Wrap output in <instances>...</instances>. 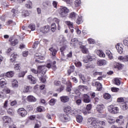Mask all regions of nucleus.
<instances>
[{
  "mask_svg": "<svg viewBox=\"0 0 128 128\" xmlns=\"http://www.w3.org/2000/svg\"><path fill=\"white\" fill-rule=\"evenodd\" d=\"M70 12V10H68L66 7H62L60 9L59 14L62 18H66L68 16V14Z\"/></svg>",
  "mask_w": 128,
  "mask_h": 128,
  "instance_id": "obj_1",
  "label": "nucleus"
},
{
  "mask_svg": "<svg viewBox=\"0 0 128 128\" xmlns=\"http://www.w3.org/2000/svg\"><path fill=\"white\" fill-rule=\"evenodd\" d=\"M56 61L52 62L50 60H48L47 62V64L46 68H52L54 70H56Z\"/></svg>",
  "mask_w": 128,
  "mask_h": 128,
  "instance_id": "obj_2",
  "label": "nucleus"
},
{
  "mask_svg": "<svg viewBox=\"0 0 128 128\" xmlns=\"http://www.w3.org/2000/svg\"><path fill=\"white\" fill-rule=\"evenodd\" d=\"M108 110L110 114H118V108L110 105L108 107Z\"/></svg>",
  "mask_w": 128,
  "mask_h": 128,
  "instance_id": "obj_3",
  "label": "nucleus"
},
{
  "mask_svg": "<svg viewBox=\"0 0 128 128\" xmlns=\"http://www.w3.org/2000/svg\"><path fill=\"white\" fill-rule=\"evenodd\" d=\"M17 112L22 118H24V116L28 114V111H26L24 108H19Z\"/></svg>",
  "mask_w": 128,
  "mask_h": 128,
  "instance_id": "obj_4",
  "label": "nucleus"
},
{
  "mask_svg": "<svg viewBox=\"0 0 128 128\" xmlns=\"http://www.w3.org/2000/svg\"><path fill=\"white\" fill-rule=\"evenodd\" d=\"M92 86H96L97 90L100 92L102 90V85L100 82L93 81L92 82Z\"/></svg>",
  "mask_w": 128,
  "mask_h": 128,
  "instance_id": "obj_5",
  "label": "nucleus"
},
{
  "mask_svg": "<svg viewBox=\"0 0 128 128\" xmlns=\"http://www.w3.org/2000/svg\"><path fill=\"white\" fill-rule=\"evenodd\" d=\"M38 71L42 74V76H44V75L46 72V67L44 66H40L38 67Z\"/></svg>",
  "mask_w": 128,
  "mask_h": 128,
  "instance_id": "obj_6",
  "label": "nucleus"
},
{
  "mask_svg": "<svg viewBox=\"0 0 128 128\" xmlns=\"http://www.w3.org/2000/svg\"><path fill=\"white\" fill-rule=\"evenodd\" d=\"M9 42H10V44L12 46H16L18 44V40L16 38L14 40L13 37L10 38Z\"/></svg>",
  "mask_w": 128,
  "mask_h": 128,
  "instance_id": "obj_7",
  "label": "nucleus"
},
{
  "mask_svg": "<svg viewBox=\"0 0 128 128\" xmlns=\"http://www.w3.org/2000/svg\"><path fill=\"white\" fill-rule=\"evenodd\" d=\"M50 26L46 25L40 28V32L42 34H48L50 30Z\"/></svg>",
  "mask_w": 128,
  "mask_h": 128,
  "instance_id": "obj_8",
  "label": "nucleus"
},
{
  "mask_svg": "<svg viewBox=\"0 0 128 128\" xmlns=\"http://www.w3.org/2000/svg\"><path fill=\"white\" fill-rule=\"evenodd\" d=\"M60 118L65 122H70V116H68V115L66 114H62L60 116Z\"/></svg>",
  "mask_w": 128,
  "mask_h": 128,
  "instance_id": "obj_9",
  "label": "nucleus"
},
{
  "mask_svg": "<svg viewBox=\"0 0 128 128\" xmlns=\"http://www.w3.org/2000/svg\"><path fill=\"white\" fill-rule=\"evenodd\" d=\"M78 16V14H76V13L74 12H72L70 13L69 16H68L69 18L72 20H76Z\"/></svg>",
  "mask_w": 128,
  "mask_h": 128,
  "instance_id": "obj_10",
  "label": "nucleus"
},
{
  "mask_svg": "<svg viewBox=\"0 0 128 128\" xmlns=\"http://www.w3.org/2000/svg\"><path fill=\"white\" fill-rule=\"evenodd\" d=\"M49 50L50 52V54L53 56H56V54H58V50L54 46H52L49 48Z\"/></svg>",
  "mask_w": 128,
  "mask_h": 128,
  "instance_id": "obj_11",
  "label": "nucleus"
},
{
  "mask_svg": "<svg viewBox=\"0 0 128 128\" xmlns=\"http://www.w3.org/2000/svg\"><path fill=\"white\" fill-rule=\"evenodd\" d=\"M116 124H118L120 126H122L124 124V116H120L115 121Z\"/></svg>",
  "mask_w": 128,
  "mask_h": 128,
  "instance_id": "obj_12",
  "label": "nucleus"
},
{
  "mask_svg": "<svg viewBox=\"0 0 128 128\" xmlns=\"http://www.w3.org/2000/svg\"><path fill=\"white\" fill-rule=\"evenodd\" d=\"M2 76L5 78H12L14 76V71H9L6 73L3 74Z\"/></svg>",
  "mask_w": 128,
  "mask_h": 128,
  "instance_id": "obj_13",
  "label": "nucleus"
},
{
  "mask_svg": "<svg viewBox=\"0 0 128 128\" xmlns=\"http://www.w3.org/2000/svg\"><path fill=\"white\" fill-rule=\"evenodd\" d=\"M104 104H99L96 106V110L98 112H104Z\"/></svg>",
  "mask_w": 128,
  "mask_h": 128,
  "instance_id": "obj_14",
  "label": "nucleus"
},
{
  "mask_svg": "<svg viewBox=\"0 0 128 128\" xmlns=\"http://www.w3.org/2000/svg\"><path fill=\"white\" fill-rule=\"evenodd\" d=\"M27 78L31 84H34L36 83V79L32 75L28 76Z\"/></svg>",
  "mask_w": 128,
  "mask_h": 128,
  "instance_id": "obj_15",
  "label": "nucleus"
},
{
  "mask_svg": "<svg viewBox=\"0 0 128 128\" xmlns=\"http://www.w3.org/2000/svg\"><path fill=\"white\" fill-rule=\"evenodd\" d=\"M60 99L62 102H64V104H66V102H68L70 101V98L68 97V96H60Z\"/></svg>",
  "mask_w": 128,
  "mask_h": 128,
  "instance_id": "obj_16",
  "label": "nucleus"
},
{
  "mask_svg": "<svg viewBox=\"0 0 128 128\" xmlns=\"http://www.w3.org/2000/svg\"><path fill=\"white\" fill-rule=\"evenodd\" d=\"M83 98L84 102L86 104H88V102H90V97L88 96V95L86 94H84L83 95Z\"/></svg>",
  "mask_w": 128,
  "mask_h": 128,
  "instance_id": "obj_17",
  "label": "nucleus"
},
{
  "mask_svg": "<svg viewBox=\"0 0 128 128\" xmlns=\"http://www.w3.org/2000/svg\"><path fill=\"white\" fill-rule=\"evenodd\" d=\"M88 124L90 128H97L98 126L96 125V124L95 122H94L92 120H90V121H88Z\"/></svg>",
  "mask_w": 128,
  "mask_h": 128,
  "instance_id": "obj_18",
  "label": "nucleus"
},
{
  "mask_svg": "<svg viewBox=\"0 0 128 128\" xmlns=\"http://www.w3.org/2000/svg\"><path fill=\"white\" fill-rule=\"evenodd\" d=\"M92 60L94 59L92 56H87L86 57L84 58L83 62L84 64H88V62H92Z\"/></svg>",
  "mask_w": 128,
  "mask_h": 128,
  "instance_id": "obj_19",
  "label": "nucleus"
},
{
  "mask_svg": "<svg viewBox=\"0 0 128 128\" xmlns=\"http://www.w3.org/2000/svg\"><path fill=\"white\" fill-rule=\"evenodd\" d=\"M97 64L99 66H106V61L104 60H99L97 61Z\"/></svg>",
  "mask_w": 128,
  "mask_h": 128,
  "instance_id": "obj_20",
  "label": "nucleus"
},
{
  "mask_svg": "<svg viewBox=\"0 0 128 128\" xmlns=\"http://www.w3.org/2000/svg\"><path fill=\"white\" fill-rule=\"evenodd\" d=\"M4 124H10L12 122V118L8 116H4L2 118Z\"/></svg>",
  "mask_w": 128,
  "mask_h": 128,
  "instance_id": "obj_21",
  "label": "nucleus"
},
{
  "mask_svg": "<svg viewBox=\"0 0 128 128\" xmlns=\"http://www.w3.org/2000/svg\"><path fill=\"white\" fill-rule=\"evenodd\" d=\"M27 100L30 102H36V99L34 98V96L30 95L27 97Z\"/></svg>",
  "mask_w": 128,
  "mask_h": 128,
  "instance_id": "obj_22",
  "label": "nucleus"
},
{
  "mask_svg": "<svg viewBox=\"0 0 128 128\" xmlns=\"http://www.w3.org/2000/svg\"><path fill=\"white\" fill-rule=\"evenodd\" d=\"M18 58V54H16V53L14 52L13 54H12V55L10 56V62H14L16 60V58Z\"/></svg>",
  "mask_w": 128,
  "mask_h": 128,
  "instance_id": "obj_23",
  "label": "nucleus"
},
{
  "mask_svg": "<svg viewBox=\"0 0 128 128\" xmlns=\"http://www.w3.org/2000/svg\"><path fill=\"white\" fill-rule=\"evenodd\" d=\"M118 60L120 62H128V56H120L118 58Z\"/></svg>",
  "mask_w": 128,
  "mask_h": 128,
  "instance_id": "obj_24",
  "label": "nucleus"
},
{
  "mask_svg": "<svg viewBox=\"0 0 128 128\" xmlns=\"http://www.w3.org/2000/svg\"><path fill=\"white\" fill-rule=\"evenodd\" d=\"M64 112H66V114H70L72 110V107H70V106H64Z\"/></svg>",
  "mask_w": 128,
  "mask_h": 128,
  "instance_id": "obj_25",
  "label": "nucleus"
},
{
  "mask_svg": "<svg viewBox=\"0 0 128 128\" xmlns=\"http://www.w3.org/2000/svg\"><path fill=\"white\" fill-rule=\"evenodd\" d=\"M4 84H6V80L4 78L0 79V88H3Z\"/></svg>",
  "mask_w": 128,
  "mask_h": 128,
  "instance_id": "obj_26",
  "label": "nucleus"
},
{
  "mask_svg": "<svg viewBox=\"0 0 128 128\" xmlns=\"http://www.w3.org/2000/svg\"><path fill=\"white\" fill-rule=\"evenodd\" d=\"M80 48L83 54H88V50L84 46H81Z\"/></svg>",
  "mask_w": 128,
  "mask_h": 128,
  "instance_id": "obj_27",
  "label": "nucleus"
},
{
  "mask_svg": "<svg viewBox=\"0 0 128 128\" xmlns=\"http://www.w3.org/2000/svg\"><path fill=\"white\" fill-rule=\"evenodd\" d=\"M18 82L14 80H13L12 82V88H18Z\"/></svg>",
  "mask_w": 128,
  "mask_h": 128,
  "instance_id": "obj_28",
  "label": "nucleus"
},
{
  "mask_svg": "<svg viewBox=\"0 0 128 128\" xmlns=\"http://www.w3.org/2000/svg\"><path fill=\"white\" fill-rule=\"evenodd\" d=\"M118 52H119V54H122V52H124V49H122V46H120V44H118L116 46Z\"/></svg>",
  "mask_w": 128,
  "mask_h": 128,
  "instance_id": "obj_29",
  "label": "nucleus"
},
{
  "mask_svg": "<svg viewBox=\"0 0 128 128\" xmlns=\"http://www.w3.org/2000/svg\"><path fill=\"white\" fill-rule=\"evenodd\" d=\"M122 66H124V65L120 63H116L114 66V68H117V70H122Z\"/></svg>",
  "mask_w": 128,
  "mask_h": 128,
  "instance_id": "obj_30",
  "label": "nucleus"
},
{
  "mask_svg": "<svg viewBox=\"0 0 128 128\" xmlns=\"http://www.w3.org/2000/svg\"><path fill=\"white\" fill-rule=\"evenodd\" d=\"M107 121L109 124H114L116 122V120L112 117H109L108 118H107Z\"/></svg>",
  "mask_w": 128,
  "mask_h": 128,
  "instance_id": "obj_31",
  "label": "nucleus"
},
{
  "mask_svg": "<svg viewBox=\"0 0 128 128\" xmlns=\"http://www.w3.org/2000/svg\"><path fill=\"white\" fill-rule=\"evenodd\" d=\"M76 24H80L82 22V16H78L76 18Z\"/></svg>",
  "mask_w": 128,
  "mask_h": 128,
  "instance_id": "obj_32",
  "label": "nucleus"
},
{
  "mask_svg": "<svg viewBox=\"0 0 128 128\" xmlns=\"http://www.w3.org/2000/svg\"><path fill=\"white\" fill-rule=\"evenodd\" d=\"M26 72H28V70L22 71L18 74V78H24Z\"/></svg>",
  "mask_w": 128,
  "mask_h": 128,
  "instance_id": "obj_33",
  "label": "nucleus"
},
{
  "mask_svg": "<svg viewBox=\"0 0 128 128\" xmlns=\"http://www.w3.org/2000/svg\"><path fill=\"white\" fill-rule=\"evenodd\" d=\"M66 24L69 26V28H74V23L70 22V21H66Z\"/></svg>",
  "mask_w": 128,
  "mask_h": 128,
  "instance_id": "obj_34",
  "label": "nucleus"
},
{
  "mask_svg": "<svg viewBox=\"0 0 128 128\" xmlns=\"http://www.w3.org/2000/svg\"><path fill=\"white\" fill-rule=\"evenodd\" d=\"M106 54L108 56V58H109L110 60H112V54L110 51L107 50L106 51Z\"/></svg>",
  "mask_w": 128,
  "mask_h": 128,
  "instance_id": "obj_35",
  "label": "nucleus"
},
{
  "mask_svg": "<svg viewBox=\"0 0 128 128\" xmlns=\"http://www.w3.org/2000/svg\"><path fill=\"white\" fill-rule=\"evenodd\" d=\"M51 28V30L52 32H54L56 30V25L54 23L52 24Z\"/></svg>",
  "mask_w": 128,
  "mask_h": 128,
  "instance_id": "obj_36",
  "label": "nucleus"
},
{
  "mask_svg": "<svg viewBox=\"0 0 128 128\" xmlns=\"http://www.w3.org/2000/svg\"><path fill=\"white\" fill-rule=\"evenodd\" d=\"M25 92H32V87L30 86H26V88H25Z\"/></svg>",
  "mask_w": 128,
  "mask_h": 128,
  "instance_id": "obj_37",
  "label": "nucleus"
},
{
  "mask_svg": "<svg viewBox=\"0 0 128 128\" xmlns=\"http://www.w3.org/2000/svg\"><path fill=\"white\" fill-rule=\"evenodd\" d=\"M22 14V16H24V17L28 16H30V12H28L26 10H23Z\"/></svg>",
  "mask_w": 128,
  "mask_h": 128,
  "instance_id": "obj_38",
  "label": "nucleus"
},
{
  "mask_svg": "<svg viewBox=\"0 0 128 128\" xmlns=\"http://www.w3.org/2000/svg\"><path fill=\"white\" fill-rule=\"evenodd\" d=\"M78 96H74V100H76V103L78 106H80V104H82V100L78 99Z\"/></svg>",
  "mask_w": 128,
  "mask_h": 128,
  "instance_id": "obj_39",
  "label": "nucleus"
},
{
  "mask_svg": "<svg viewBox=\"0 0 128 128\" xmlns=\"http://www.w3.org/2000/svg\"><path fill=\"white\" fill-rule=\"evenodd\" d=\"M68 76H70L72 72H74V66H70V68L68 70Z\"/></svg>",
  "mask_w": 128,
  "mask_h": 128,
  "instance_id": "obj_40",
  "label": "nucleus"
},
{
  "mask_svg": "<svg viewBox=\"0 0 128 128\" xmlns=\"http://www.w3.org/2000/svg\"><path fill=\"white\" fill-rule=\"evenodd\" d=\"M26 6L28 8H32V4L30 1H28V4H26Z\"/></svg>",
  "mask_w": 128,
  "mask_h": 128,
  "instance_id": "obj_41",
  "label": "nucleus"
},
{
  "mask_svg": "<svg viewBox=\"0 0 128 128\" xmlns=\"http://www.w3.org/2000/svg\"><path fill=\"white\" fill-rule=\"evenodd\" d=\"M114 84L116 86H120V80L118 78H116L114 82Z\"/></svg>",
  "mask_w": 128,
  "mask_h": 128,
  "instance_id": "obj_42",
  "label": "nucleus"
},
{
  "mask_svg": "<svg viewBox=\"0 0 128 128\" xmlns=\"http://www.w3.org/2000/svg\"><path fill=\"white\" fill-rule=\"evenodd\" d=\"M40 60H44V56H39V58H38L36 60V62H44L42 61H40Z\"/></svg>",
  "mask_w": 128,
  "mask_h": 128,
  "instance_id": "obj_43",
  "label": "nucleus"
},
{
  "mask_svg": "<svg viewBox=\"0 0 128 128\" xmlns=\"http://www.w3.org/2000/svg\"><path fill=\"white\" fill-rule=\"evenodd\" d=\"M28 28H30L31 30H36V25H34V24H31L28 26Z\"/></svg>",
  "mask_w": 128,
  "mask_h": 128,
  "instance_id": "obj_44",
  "label": "nucleus"
},
{
  "mask_svg": "<svg viewBox=\"0 0 128 128\" xmlns=\"http://www.w3.org/2000/svg\"><path fill=\"white\" fill-rule=\"evenodd\" d=\"M76 120L78 122L80 123L82 122V116H78L76 117Z\"/></svg>",
  "mask_w": 128,
  "mask_h": 128,
  "instance_id": "obj_45",
  "label": "nucleus"
},
{
  "mask_svg": "<svg viewBox=\"0 0 128 128\" xmlns=\"http://www.w3.org/2000/svg\"><path fill=\"white\" fill-rule=\"evenodd\" d=\"M3 92H4L5 94H10V89L8 88H4L2 90Z\"/></svg>",
  "mask_w": 128,
  "mask_h": 128,
  "instance_id": "obj_46",
  "label": "nucleus"
},
{
  "mask_svg": "<svg viewBox=\"0 0 128 128\" xmlns=\"http://www.w3.org/2000/svg\"><path fill=\"white\" fill-rule=\"evenodd\" d=\"M78 88L81 90H86L88 87L86 86L80 85L78 86Z\"/></svg>",
  "mask_w": 128,
  "mask_h": 128,
  "instance_id": "obj_47",
  "label": "nucleus"
},
{
  "mask_svg": "<svg viewBox=\"0 0 128 128\" xmlns=\"http://www.w3.org/2000/svg\"><path fill=\"white\" fill-rule=\"evenodd\" d=\"M76 42H78V39L74 38L71 40L70 44H72V46H74Z\"/></svg>",
  "mask_w": 128,
  "mask_h": 128,
  "instance_id": "obj_48",
  "label": "nucleus"
},
{
  "mask_svg": "<svg viewBox=\"0 0 128 128\" xmlns=\"http://www.w3.org/2000/svg\"><path fill=\"white\" fill-rule=\"evenodd\" d=\"M80 0H76L74 4H75V6L76 8H78V6H79L80 4Z\"/></svg>",
  "mask_w": 128,
  "mask_h": 128,
  "instance_id": "obj_49",
  "label": "nucleus"
},
{
  "mask_svg": "<svg viewBox=\"0 0 128 128\" xmlns=\"http://www.w3.org/2000/svg\"><path fill=\"white\" fill-rule=\"evenodd\" d=\"M104 98L106 100H110V98H111V96H110V94L108 93H106L104 94Z\"/></svg>",
  "mask_w": 128,
  "mask_h": 128,
  "instance_id": "obj_50",
  "label": "nucleus"
},
{
  "mask_svg": "<svg viewBox=\"0 0 128 128\" xmlns=\"http://www.w3.org/2000/svg\"><path fill=\"white\" fill-rule=\"evenodd\" d=\"M11 12L12 14V17L16 16V14L18 13V10H16L15 9H12Z\"/></svg>",
  "mask_w": 128,
  "mask_h": 128,
  "instance_id": "obj_51",
  "label": "nucleus"
},
{
  "mask_svg": "<svg viewBox=\"0 0 128 128\" xmlns=\"http://www.w3.org/2000/svg\"><path fill=\"white\" fill-rule=\"evenodd\" d=\"M70 114H78V110L76 109L72 108Z\"/></svg>",
  "mask_w": 128,
  "mask_h": 128,
  "instance_id": "obj_52",
  "label": "nucleus"
},
{
  "mask_svg": "<svg viewBox=\"0 0 128 128\" xmlns=\"http://www.w3.org/2000/svg\"><path fill=\"white\" fill-rule=\"evenodd\" d=\"M93 74L94 76H102V72H94Z\"/></svg>",
  "mask_w": 128,
  "mask_h": 128,
  "instance_id": "obj_53",
  "label": "nucleus"
},
{
  "mask_svg": "<svg viewBox=\"0 0 128 128\" xmlns=\"http://www.w3.org/2000/svg\"><path fill=\"white\" fill-rule=\"evenodd\" d=\"M98 54L100 58H104L106 56V54H104V52L102 51H99L98 52Z\"/></svg>",
  "mask_w": 128,
  "mask_h": 128,
  "instance_id": "obj_54",
  "label": "nucleus"
},
{
  "mask_svg": "<svg viewBox=\"0 0 128 128\" xmlns=\"http://www.w3.org/2000/svg\"><path fill=\"white\" fill-rule=\"evenodd\" d=\"M56 104V100L52 98L50 100V106H54Z\"/></svg>",
  "mask_w": 128,
  "mask_h": 128,
  "instance_id": "obj_55",
  "label": "nucleus"
},
{
  "mask_svg": "<svg viewBox=\"0 0 128 128\" xmlns=\"http://www.w3.org/2000/svg\"><path fill=\"white\" fill-rule=\"evenodd\" d=\"M119 90H120V89L118 88H114V87L111 88V90L113 92H118Z\"/></svg>",
  "mask_w": 128,
  "mask_h": 128,
  "instance_id": "obj_56",
  "label": "nucleus"
},
{
  "mask_svg": "<svg viewBox=\"0 0 128 128\" xmlns=\"http://www.w3.org/2000/svg\"><path fill=\"white\" fill-rule=\"evenodd\" d=\"M14 68L16 70H20V64H16L14 65Z\"/></svg>",
  "mask_w": 128,
  "mask_h": 128,
  "instance_id": "obj_57",
  "label": "nucleus"
},
{
  "mask_svg": "<svg viewBox=\"0 0 128 128\" xmlns=\"http://www.w3.org/2000/svg\"><path fill=\"white\" fill-rule=\"evenodd\" d=\"M40 73L38 74V76L40 78V80H41L42 82H46V78H42V76L41 77H40Z\"/></svg>",
  "mask_w": 128,
  "mask_h": 128,
  "instance_id": "obj_58",
  "label": "nucleus"
},
{
  "mask_svg": "<svg viewBox=\"0 0 128 128\" xmlns=\"http://www.w3.org/2000/svg\"><path fill=\"white\" fill-rule=\"evenodd\" d=\"M79 78H80V80H82L84 82V80H86V78H84V76L82 74H78Z\"/></svg>",
  "mask_w": 128,
  "mask_h": 128,
  "instance_id": "obj_59",
  "label": "nucleus"
},
{
  "mask_svg": "<svg viewBox=\"0 0 128 128\" xmlns=\"http://www.w3.org/2000/svg\"><path fill=\"white\" fill-rule=\"evenodd\" d=\"M8 100H6L4 104V108H6H6H8Z\"/></svg>",
  "mask_w": 128,
  "mask_h": 128,
  "instance_id": "obj_60",
  "label": "nucleus"
},
{
  "mask_svg": "<svg viewBox=\"0 0 128 128\" xmlns=\"http://www.w3.org/2000/svg\"><path fill=\"white\" fill-rule=\"evenodd\" d=\"M30 71L32 72V74H38V70L34 68H31Z\"/></svg>",
  "mask_w": 128,
  "mask_h": 128,
  "instance_id": "obj_61",
  "label": "nucleus"
},
{
  "mask_svg": "<svg viewBox=\"0 0 128 128\" xmlns=\"http://www.w3.org/2000/svg\"><path fill=\"white\" fill-rule=\"evenodd\" d=\"M75 64L77 68H80L82 66V62H76Z\"/></svg>",
  "mask_w": 128,
  "mask_h": 128,
  "instance_id": "obj_62",
  "label": "nucleus"
},
{
  "mask_svg": "<svg viewBox=\"0 0 128 128\" xmlns=\"http://www.w3.org/2000/svg\"><path fill=\"white\" fill-rule=\"evenodd\" d=\"M64 90V86H62L60 88H58L57 90V92H62V90Z\"/></svg>",
  "mask_w": 128,
  "mask_h": 128,
  "instance_id": "obj_63",
  "label": "nucleus"
},
{
  "mask_svg": "<svg viewBox=\"0 0 128 128\" xmlns=\"http://www.w3.org/2000/svg\"><path fill=\"white\" fill-rule=\"evenodd\" d=\"M66 39L64 38H62V41H60V44H63V46H64V44H66Z\"/></svg>",
  "mask_w": 128,
  "mask_h": 128,
  "instance_id": "obj_64",
  "label": "nucleus"
}]
</instances>
